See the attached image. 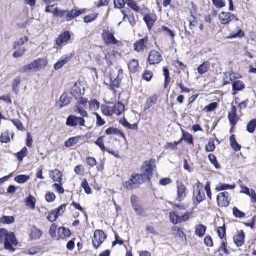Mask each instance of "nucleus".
Instances as JSON below:
<instances>
[{"label":"nucleus","instance_id":"864d4df0","mask_svg":"<svg viewBox=\"0 0 256 256\" xmlns=\"http://www.w3.org/2000/svg\"><path fill=\"white\" fill-rule=\"evenodd\" d=\"M32 70H34V67L32 62L30 64H27L24 66L20 70V72L22 73L28 72Z\"/></svg>","mask_w":256,"mask_h":256},{"label":"nucleus","instance_id":"2eb2a0df","mask_svg":"<svg viewBox=\"0 0 256 256\" xmlns=\"http://www.w3.org/2000/svg\"><path fill=\"white\" fill-rule=\"evenodd\" d=\"M71 232L70 229L65 227H60L58 229V237L59 239L64 240L71 236Z\"/></svg>","mask_w":256,"mask_h":256},{"label":"nucleus","instance_id":"9b49d317","mask_svg":"<svg viewBox=\"0 0 256 256\" xmlns=\"http://www.w3.org/2000/svg\"><path fill=\"white\" fill-rule=\"evenodd\" d=\"M232 88V91L234 92L232 95L234 96L238 92H241L244 89L245 84L242 81L238 80V79L233 83Z\"/></svg>","mask_w":256,"mask_h":256},{"label":"nucleus","instance_id":"4d7b16f0","mask_svg":"<svg viewBox=\"0 0 256 256\" xmlns=\"http://www.w3.org/2000/svg\"><path fill=\"white\" fill-rule=\"evenodd\" d=\"M12 123L17 128L18 130L21 131H24L25 128H24L23 124L18 119H14L12 120Z\"/></svg>","mask_w":256,"mask_h":256},{"label":"nucleus","instance_id":"774afa93","mask_svg":"<svg viewBox=\"0 0 256 256\" xmlns=\"http://www.w3.org/2000/svg\"><path fill=\"white\" fill-rule=\"evenodd\" d=\"M162 30L166 34L169 36L172 39H174L175 34H174L173 32H172L168 28L163 26L162 28Z\"/></svg>","mask_w":256,"mask_h":256},{"label":"nucleus","instance_id":"bf43d9fd","mask_svg":"<svg viewBox=\"0 0 256 256\" xmlns=\"http://www.w3.org/2000/svg\"><path fill=\"white\" fill-rule=\"evenodd\" d=\"M57 228V226L54 224H52L50 227L49 234L52 238H56V232Z\"/></svg>","mask_w":256,"mask_h":256},{"label":"nucleus","instance_id":"79ce46f5","mask_svg":"<svg viewBox=\"0 0 256 256\" xmlns=\"http://www.w3.org/2000/svg\"><path fill=\"white\" fill-rule=\"evenodd\" d=\"M128 68L130 72H134L138 69V62L136 60H132L128 65Z\"/></svg>","mask_w":256,"mask_h":256},{"label":"nucleus","instance_id":"4468645a","mask_svg":"<svg viewBox=\"0 0 256 256\" xmlns=\"http://www.w3.org/2000/svg\"><path fill=\"white\" fill-rule=\"evenodd\" d=\"M237 108L236 106H232L231 111L229 112L228 118L232 125L234 126L238 122V118L236 115Z\"/></svg>","mask_w":256,"mask_h":256},{"label":"nucleus","instance_id":"6ab92c4d","mask_svg":"<svg viewBox=\"0 0 256 256\" xmlns=\"http://www.w3.org/2000/svg\"><path fill=\"white\" fill-rule=\"evenodd\" d=\"M34 70L37 71L44 68L47 64V62L44 59H38L32 62Z\"/></svg>","mask_w":256,"mask_h":256},{"label":"nucleus","instance_id":"338daca9","mask_svg":"<svg viewBox=\"0 0 256 256\" xmlns=\"http://www.w3.org/2000/svg\"><path fill=\"white\" fill-rule=\"evenodd\" d=\"M126 4L133 10L136 12H138L139 10V8L138 6L135 1L133 0H128L126 1Z\"/></svg>","mask_w":256,"mask_h":256},{"label":"nucleus","instance_id":"7ed1b4c3","mask_svg":"<svg viewBox=\"0 0 256 256\" xmlns=\"http://www.w3.org/2000/svg\"><path fill=\"white\" fill-rule=\"evenodd\" d=\"M18 244V242L16 238L15 234L14 232H9V234L4 240V248L10 251H14L15 248L14 246H16Z\"/></svg>","mask_w":256,"mask_h":256},{"label":"nucleus","instance_id":"8fccbe9b","mask_svg":"<svg viewBox=\"0 0 256 256\" xmlns=\"http://www.w3.org/2000/svg\"><path fill=\"white\" fill-rule=\"evenodd\" d=\"M84 139V136H76L71 138L65 142L64 144H76L80 142V140Z\"/></svg>","mask_w":256,"mask_h":256},{"label":"nucleus","instance_id":"72a5a7b5","mask_svg":"<svg viewBox=\"0 0 256 256\" xmlns=\"http://www.w3.org/2000/svg\"><path fill=\"white\" fill-rule=\"evenodd\" d=\"M100 104L96 100H92L89 102V108L92 112H96L100 108Z\"/></svg>","mask_w":256,"mask_h":256},{"label":"nucleus","instance_id":"5701e85b","mask_svg":"<svg viewBox=\"0 0 256 256\" xmlns=\"http://www.w3.org/2000/svg\"><path fill=\"white\" fill-rule=\"evenodd\" d=\"M84 12V10H72L68 14L66 17V20L67 22L70 21L72 20Z\"/></svg>","mask_w":256,"mask_h":256},{"label":"nucleus","instance_id":"aec40b11","mask_svg":"<svg viewBox=\"0 0 256 256\" xmlns=\"http://www.w3.org/2000/svg\"><path fill=\"white\" fill-rule=\"evenodd\" d=\"M112 114H115L117 116H120L124 112L125 106L123 104L118 102L112 108Z\"/></svg>","mask_w":256,"mask_h":256},{"label":"nucleus","instance_id":"473e14b6","mask_svg":"<svg viewBox=\"0 0 256 256\" xmlns=\"http://www.w3.org/2000/svg\"><path fill=\"white\" fill-rule=\"evenodd\" d=\"M94 232L99 240V244H102L107 238V235L102 230H96Z\"/></svg>","mask_w":256,"mask_h":256},{"label":"nucleus","instance_id":"680f3d73","mask_svg":"<svg viewBox=\"0 0 256 256\" xmlns=\"http://www.w3.org/2000/svg\"><path fill=\"white\" fill-rule=\"evenodd\" d=\"M182 140H184V142L188 143L189 144H193L192 136L191 134H184Z\"/></svg>","mask_w":256,"mask_h":256},{"label":"nucleus","instance_id":"b1692460","mask_svg":"<svg viewBox=\"0 0 256 256\" xmlns=\"http://www.w3.org/2000/svg\"><path fill=\"white\" fill-rule=\"evenodd\" d=\"M235 188V184H230L220 182L216 186V190L218 192H221L228 190H234Z\"/></svg>","mask_w":256,"mask_h":256},{"label":"nucleus","instance_id":"49530a36","mask_svg":"<svg viewBox=\"0 0 256 256\" xmlns=\"http://www.w3.org/2000/svg\"><path fill=\"white\" fill-rule=\"evenodd\" d=\"M81 186L84 189V192L86 194H92V188L89 186V184L86 179H84Z\"/></svg>","mask_w":256,"mask_h":256},{"label":"nucleus","instance_id":"5fc2aeb1","mask_svg":"<svg viewBox=\"0 0 256 256\" xmlns=\"http://www.w3.org/2000/svg\"><path fill=\"white\" fill-rule=\"evenodd\" d=\"M56 196L54 192H48L45 195V198L48 202L50 203L54 202L56 200Z\"/></svg>","mask_w":256,"mask_h":256},{"label":"nucleus","instance_id":"ea45409f","mask_svg":"<svg viewBox=\"0 0 256 256\" xmlns=\"http://www.w3.org/2000/svg\"><path fill=\"white\" fill-rule=\"evenodd\" d=\"M120 123L122 124L124 127L127 128L130 130H136L138 128L137 125L136 124L133 125L130 124L124 118L120 119Z\"/></svg>","mask_w":256,"mask_h":256},{"label":"nucleus","instance_id":"603ef678","mask_svg":"<svg viewBox=\"0 0 256 256\" xmlns=\"http://www.w3.org/2000/svg\"><path fill=\"white\" fill-rule=\"evenodd\" d=\"M191 17L189 18L190 26L191 29L196 28L198 24V21L196 18L192 14V12Z\"/></svg>","mask_w":256,"mask_h":256},{"label":"nucleus","instance_id":"f257e3e1","mask_svg":"<svg viewBox=\"0 0 256 256\" xmlns=\"http://www.w3.org/2000/svg\"><path fill=\"white\" fill-rule=\"evenodd\" d=\"M156 160L150 159L145 161L140 168V174L133 173L128 181L123 182L122 186L128 190L138 188L143 183L150 182L153 175Z\"/></svg>","mask_w":256,"mask_h":256},{"label":"nucleus","instance_id":"cd10ccee","mask_svg":"<svg viewBox=\"0 0 256 256\" xmlns=\"http://www.w3.org/2000/svg\"><path fill=\"white\" fill-rule=\"evenodd\" d=\"M71 98L68 94H64L60 100V107L68 105L70 102Z\"/></svg>","mask_w":256,"mask_h":256},{"label":"nucleus","instance_id":"3c124183","mask_svg":"<svg viewBox=\"0 0 256 256\" xmlns=\"http://www.w3.org/2000/svg\"><path fill=\"white\" fill-rule=\"evenodd\" d=\"M232 212L234 216L236 218H243L246 216L244 212L240 211L236 207L233 208Z\"/></svg>","mask_w":256,"mask_h":256},{"label":"nucleus","instance_id":"6e6552de","mask_svg":"<svg viewBox=\"0 0 256 256\" xmlns=\"http://www.w3.org/2000/svg\"><path fill=\"white\" fill-rule=\"evenodd\" d=\"M245 234L242 230L238 231L237 234L234 236V241L237 247L242 246L245 242Z\"/></svg>","mask_w":256,"mask_h":256},{"label":"nucleus","instance_id":"09e8293b","mask_svg":"<svg viewBox=\"0 0 256 256\" xmlns=\"http://www.w3.org/2000/svg\"><path fill=\"white\" fill-rule=\"evenodd\" d=\"M102 112L106 116H111L112 115V108L110 106L102 105L101 106Z\"/></svg>","mask_w":256,"mask_h":256},{"label":"nucleus","instance_id":"de8ad7c7","mask_svg":"<svg viewBox=\"0 0 256 256\" xmlns=\"http://www.w3.org/2000/svg\"><path fill=\"white\" fill-rule=\"evenodd\" d=\"M229 76L230 84H232V85L235 81L241 78V76L239 74H236L233 72H229V76Z\"/></svg>","mask_w":256,"mask_h":256},{"label":"nucleus","instance_id":"e433bc0d","mask_svg":"<svg viewBox=\"0 0 256 256\" xmlns=\"http://www.w3.org/2000/svg\"><path fill=\"white\" fill-rule=\"evenodd\" d=\"M74 112H78L79 114L82 116L84 118H88V112L84 109L83 107L80 105H76L74 108Z\"/></svg>","mask_w":256,"mask_h":256},{"label":"nucleus","instance_id":"393cba45","mask_svg":"<svg viewBox=\"0 0 256 256\" xmlns=\"http://www.w3.org/2000/svg\"><path fill=\"white\" fill-rule=\"evenodd\" d=\"M42 236V232L35 226L32 228L30 236L32 240H38Z\"/></svg>","mask_w":256,"mask_h":256},{"label":"nucleus","instance_id":"13d9d810","mask_svg":"<svg viewBox=\"0 0 256 256\" xmlns=\"http://www.w3.org/2000/svg\"><path fill=\"white\" fill-rule=\"evenodd\" d=\"M98 16V14L96 13L92 14H91L86 16L84 18V21L86 23L91 22L97 18Z\"/></svg>","mask_w":256,"mask_h":256},{"label":"nucleus","instance_id":"c85d7f7f","mask_svg":"<svg viewBox=\"0 0 256 256\" xmlns=\"http://www.w3.org/2000/svg\"><path fill=\"white\" fill-rule=\"evenodd\" d=\"M169 217L170 222L174 224L180 223V216L177 214L176 211L170 212Z\"/></svg>","mask_w":256,"mask_h":256},{"label":"nucleus","instance_id":"4c0bfd02","mask_svg":"<svg viewBox=\"0 0 256 256\" xmlns=\"http://www.w3.org/2000/svg\"><path fill=\"white\" fill-rule=\"evenodd\" d=\"M216 232L220 239L222 240L226 236V226L224 224L222 226L218 228Z\"/></svg>","mask_w":256,"mask_h":256},{"label":"nucleus","instance_id":"412c9836","mask_svg":"<svg viewBox=\"0 0 256 256\" xmlns=\"http://www.w3.org/2000/svg\"><path fill=\"white\" fill-rule=\"evenodd\" d=\"M156 20V18L154 14H148L144 18V20L146 22L149 30H150L153 26Z\"/></svg>","mask_w":256,"mask_h":256},{"label":"nucleus","instance_id":"4be33fe9","mask_svg":"<svg viewBox=\"0 0 256 256\" xmlns=\"http://www.w3.org/2000/svg\"><path fill=\"white\" fill-rule=\"evenodd\" d=\"M207 228L204 224H200L196 226L195 234L200 237H203L206 232Z\"/></svg>","mask_w":256,"mask_h":256},{"label":"nucleus","instance_id":"f3484780","mask_svg":"<svg viewBox=\"0 0 256 256\" xmlns=\"http://www.w3.org/2000/svg\"><path fill=\"white\" fill-rule=\"evenodd\" d=\"M71 56H64L55 64L54 68L56 70H58L62 68L72 58Z\"/></svg>","mask_w":256,"mask_h":256},{"label":"nucleus","instance_id":"0e129e2a","mask_svg":"<svg viewBox=\"0 0 256 256\" xmlns=\"http://www.w3.org/2000/svg\"><path fill=\"white\" fill-rule=\"evenodd\" d=\"M26 50L24 48L19 49L15 51L13 54V56L14 58H18L22 56L26 52Z\"/></svg>","mask_w":256,"mask_h":256},{"label":"nucleus","instance_id":"423d86ee","mask_svg":"<svg viewBox=\"0 0 256 256\" xmlns=\"http://www.w3.org/2000/svg\"><path fill=\"white\" fill-rule=\"evenodd\" d=\"M228 196L229 194L226 192H220L217 196V202L220 207H227L229 206Z\"/></svg>","mask_w":256,"mask_h":256},{"label":"nucleus","instance_id":"e2e57ef3","mask_svg":"<svg viewBox=\"0 0 256 256\" xmlns=\"http://www.w3.org/2000/svg\"><path fill=\"white\" fill-rule=\"evenodd\" d=\"M213 4L217 8H222L225 6L224 0H212Z\"/></svg>","mask_w":256,"mask_h":256},{"label":"nucleus","instance_id":"ddd939ff","mask_svg":"<svg viewBox=\"0 0 256 256\" xmlns=\"http://www.w3.org/2000/svg\"><path fill=\"white\" fill-rule=\"evenodd\" d=\"M120 54L116 51H112L106 55V59L109 65L116 61L120 58Z\"/></svg>","mask_w":256,"mask_h":256},{"label":"nucleus","instance_id":"69168bd1","mask_svg":"<svg viewBox=\"0 0 256 256\" xmlns=\"http://www.w3.org/2000/svg\"><path fill=\"white\" fill-rule=\"evenodd\" d=\"M53 187L55 188L56 192H58L60 194H63L64 192V190L62 187V184L61 182L58 184H53Z\"/></svg>","mask_w":256,"mask_h":256},{"label":"nucleus","instance_id":"c756f323","mask_svg":"<svg viewBox=\"0 0 256 256\" xmlns=\"http://www.w3.org/2000/svg\"><path fill=\"white\" fill-rule=\"evenodd\" d=\"M26 205L31 208L32 210H34L36 208V198L30 195L26 200Z\"/></svg>","mask_w":256,"mask_h":256},{"label":"nucleus","instance_id":"c03bdc74","mask_svg":"<svg viewBox=\"0 0 256 256\" xmlns=\"http://www.w3.org/2000/svg\"><path fill=\"white\" fill-rule=\"evenodd\" d=\"M15 218L13 216H4L1 218L0 222L7 224H10L14 222Z\"/></svg>","mask_w":256,"mask_h":256},{"label":"nucleus","instance_id":"9d476101","mask_svg":"<svg viewBox=\"0 0 256 256\" xmlns=\"http://www.w3.org/2000/svg\"><path fill=\"white\" fill-rule=\"evenodd\" d=\"M148 42V38H146L138 40L134 44V50L138 52H140L144 50L146 48Z\"/></svg>","mask_w":256,"mask_h":256},{"label":"nucleus","instance_id":"7c9ffc66","mask_svg":"<svg viewBox=\"0 0 256 256\" xmlns=\"http://www.w3.org/2000/svg\"><path fill=\"white\" fill-rule=\"evenodd\" d=\"M30 178V176L28 175L20 174L16 176L14 180L18 184H24L27 182Z\"/></svg>","mask_w":256,"mask_h":256},{"label":"nucleus","instance_id":"a18cd8bd","mask_svg":"<svg viewBox=\"0 0 256 256\" xmlns=\"http://www.w3.org/2000/svg\"><path fill=\"white\" fill-rule=\"evenodd\" d=\"M164 78H165L164 87L165 88H167L168 86V84L170 82V77L169 70L167 68H164Z\"/></svg>","mask_w":256,"mask_h":256},{"label":"nucleus","instance_id":"f704fd0d","mask_svg":"<svg viewBox=\"0 0 256 256\" xmlns=\"http://www.w3.org/2000/svg\"><path fill=\"white\" fill-rule=\"evenodd\" d=\"M244 36V32L240 28H237L236 32H232L228 36V38H234L236 37L242 38Z\"/></svg>","mask_w":256,"mask_h":256},{"label":"nucleus","instance_id":"052dcab7","mask_svg":"<svg viewBox=\"0 0 256 256\" xmlns=\"http://www.w3.org/2000/svg\"><path fill=\"white\" fill-rule=\"evenodd\" d=\"M219 252H223L224 254L226 255L230 254V252L227 248V243L226 242H222L218 250Z\"/></svg>","mask_w":256,"mask_h":256},{"label":"nucleus","instance_id":"a211bd4d","mask_svg":"<svg viewBox=\"0 0 256 256\" xmlns=\"http://www.w3.org/2000/svg\"><path fill=\"white\" fill-rule=\"evenodd\" d=\"M50 176L54 182L60 183L62 181V174L58 169L50 172Z\"/></svg>","mask_w":256,"mask_h":256},{"label":"nucleus","instance_id":"a19ab883","mask_svg":"<svg viewBox=\"0 0 256 256\" xmlns=\"http://www.w3.org/2000/svg\"><path fill=\"white\" fill-rule=\"evenodd\" d=\"M208 158L210 162L214 166L216 169L218 170L221 168L220 164L218 162L216 158L214 155L210 154Z\"/></svg>","mask_w":256,"mask_h":256},{"label":"nucleus","instance_id":"bb28decb","mask_svg":"<svg viewBox=\"0 0 256 256\" xmlns=\"http://www.w3.org/2000/svg\"><path fill=\"white\" fill-rule=\"evenodd\" d=\"M67 206L68 204H63L57 208L53 210L55 215V219H58L60 216L64 213Z\"/></svg>","mask_w":256,"mask_h":256},{"label":"nucleus","instance_id":"37998d69","mask_svg":"<svg viewBox=\"0 0 256 256\" xmlns=\"http://www.w3.org/2000/svg\"><path fill=\"white\" fill-rule=\"evenodd\" d=\"M28 40V38L27 36H24L22 38L18 41L16 42L14 44V49H17L18 48L22 46H23L26 42Z\"/></svg>","mask_w":256,"mask_h":256},{"label":"nucleus","instance_id":"a878e982","mask_svg":"<svg viewBox=\"0 0 256 256\" xmlns=\"http://www.w3.org/2000/svg\"><path fill=\"white\" fill-rule=\"evenodd\" d=\"M210 66V64L209 62H204L198 68V72L200 74H203L208 72Z\"/></svg>","mask_w":256,"mask_h":256},{"label":"nucleus","instance_id":"2f4dec72","mask_svg":"<svg viewBox=\"0 0 256 256\" xmlns=\"http://www.w3.org/2000/svg\"><path fill=\"white\" fill-rule=\"evenodd\" d=\"M28 152V148L26 147H24L20 151L15 154L14 155L19 162H22L24 158L27 155Z\"/></svg>","mask_w":256,"mask_h":256},{"label":"nucleus","instance_id":"0eeeda50","mask_svg":"<svg viewBox=\"0 0 256 256\" xmlns=\"http://www.w3.org/2000/svg\"><path fill=\"white\" fill-rule=\"evenodd\" d=\"M219 17L220 23L223 24H228L230 21L234 20H236L237 21L238 20L236 15L230 12H222L220 14Z\"/></svg>","mask_w":256,"mask_h":256},{"label":"nucleus","instance_id":"6e6d98bb","mask_svg":"<svg viewBox=\"0 0 256 256\" xmlns=\"http://www.w3.org/2000/svg\"><path fill=\"white\" fill-rule=\"evenodd\" d=\"M46 12H52L54 14V16H58V10L54 5L47 6L46 9Z\"/></svg>","mask_w":256,"mask_h":256},{"label":"nucleus","instance_id":"1a4fd4ad","mask_svg":"<svg viewBox=\"0 0 256 256\" xmlns=\"http://www.w3.org/2000/svg\"><path fill=\"white\" fill-rule=\"evenodd\" d=\"M162 60V56L156 50H152L149 55L148 60L150 64H159Z\"/></svg>","mask_w":256,"mask_h":256},{"label":"nucleus","instance_id":"20e7f679","mask_svg":"<svg viewBox=\"0 0 256 256\" xmlns=\"http://www.w3.org/2000/svg\"><path fill=\"white\" fill-rule=\"evenodd\" d=\"M66 124L72 127L77 126H85V120L82 118L78 117L74 115H70L67 118Z\"/></svg>","mask_w":256,"mask_h":256},{"label":"nucleus","instance_id":"39448f33","mask_svg":"<svg viewBox=\"0 0 256 256\" xmlns=\"http://www.w3.org/2000/svg\"><path fill=\"white\" fill-rule=\"evenodd\" d=\"M102 38L104 43L106 44L116 45L119 42L115 38L114 33L108 30L103 31Z\"/></svg>","mask_w":256,"mask_h":256},{"label":"nucleus","instance_id":"f8f14e48","mask_svg":"<svg viewBox=\"0 0 256 256\" xmlns=\"http://www.w3.org/2000/svg\"><path fill=\"white\" fill-rule=\"evenodd\" d=\"M178 200L182 202L186 196V187L181 182L178 183Z\"/></svg>","mask_w":256,"mask_h":256},{"label":"nucleus","instance_id":"dca6fc26","mask_svg":"<svg viewBox=\"0 0 256 256\" xmlns=\"http://www.w3.org/2000/svg\"><path fill=\"white\" fill-rule=\"evenodd\" d=\"M70 38V36L68 32H65L60 34L56 40V44L58 46L65 44Z\"/></svg>","mask_w":256,"mask_h":256},{"label":"nucleus","instance_id":"58836bf2","mask_svg":"<svg viewBox=\"0 0 256 256\" xmlns=\"http://www.w3.org/2000/svg\"><path fill=\"white\" fill-rule=\"evenodd\" d=\"M256 128V119H253L248 124L246 130L248 132L252 134L255 131Z\"/></svg>","mask_w":256,"mask_h":256},{"label":"nucleus","instance_id":"c9c22d12","mask_svg":"<svg viewBox=\"0 0 256 256\" xmlns=\"http://www.w3.org/2000/svg\"><path fill=\"white\" fill-rule=\"evenodd\" d=\"M130 200L132 207L137 214H140V210L139 208V206L137 202L136 196L134 195L132 196H131Z\"/></svg>","mask_w":256,"mask_h":256},{"label":"nucleus","instance_id":"f03ea898","mask_svg":"<svg viewBox=\"0 0 256 256\" xmlns=\"http://www.w3.org/2000/svg\"><path fill=\"white\" fill-rule=\"evenodd\" d=\"M203 184L200 182L196 185V189L194 192L193 200L194 204L197 206L202 202L206 198L205 192L202 191Z\"/></svg>","mask_w":256,"mask_h":256}]
</instances>
